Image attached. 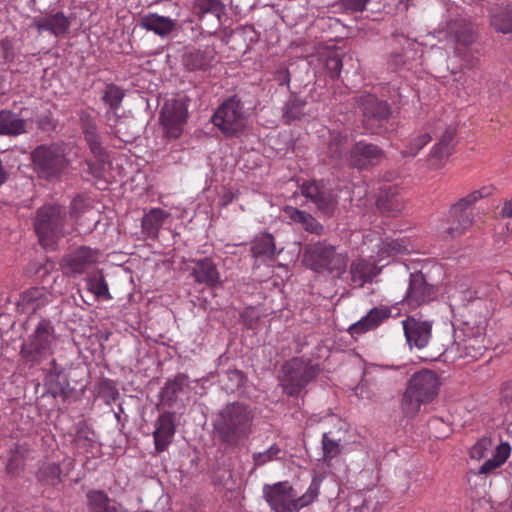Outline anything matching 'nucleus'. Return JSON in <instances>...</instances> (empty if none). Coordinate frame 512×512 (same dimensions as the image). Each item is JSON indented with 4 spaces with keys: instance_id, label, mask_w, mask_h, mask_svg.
<instances>
[{
    "instance_id": "1",
    "label": "nucleus",
    "mask_w": 512,
    "mask_h": 512,
    "mask_svg": "<svg viewBox=\"0 0 512 512\" xmlns=\"http://www.w3.org/2000/svg\"><path fill=\"white\" fill-rule=\"evenodd\" d=\"M253 420L254 414L248 405L229 403L217 412L213 420L214 432L222 445L236 448L250 437Z\"/></svg>"
},
{
    "instance_id": "2",
    "label": "nucleus",
    "mask_w": 512,
    "mask_h": 512,
    "mask_svg": "<svg viewBox=\"0 0 512 512\" xmlns=\"http://www.w3.org/2000/svg\"><path fill=\"white\" fill-rule=\"evenodd\" d=\"M455 133V127L447 125L442 120L427 123L419 133L409 140L401 153L404 157H414L433 138H436L438 142L433 146L427 161L431 169H439L444 165V161L451 155L453 149L452 141Z\"/></svg>"
},
{
    "instance_id": "3",
    "label": "nucleus",
    "mask_w": 512,
    "mask_h": 512,
    "mask_svg": "<svg viewBox=\"0 0 512 512\" xmlns=\"http://www.w3.org/2000/svg\"><path fill=\"white\" fill-rule=\"evenodd\" d=\"M348 262L347 252L340 250L326 239L311 241L303 248V265L317 274H327L342 279Z\"/></svg>"
},
{
    "instance_id": "4",
    "label": "nucleus",
    "mask_w": 512,
    "mask_h": 512,
    "mask_svg": "<svg viewBox=\"0 0 512 512\" xmlns=\"http://www.w3.org/2000/svg\"><path fill=\"white\" fill-rule=\"evenodd\" d=\"M320 486L321 480L313 477L306 492L298 496L287 481L266 484L263 487V497L273 512H299L317 499Z\"/></svg>"
},
{
    "instance_id": "5",
    "label": "nucleus",
    "mask_w": 512,
    "mask_h": 512,
    "mask_svg": "<svg viewBox=\"0 0 512 512\" xmlns=\"http://www.w3.org/2000/svg\"><path fill=\"white\" fill-rule=\"evenodd\" d=\"M25 326L30 333L21 346V356L31 363H40L49 358L54 352L57 341L51 320L32 316L28 317Z\"/></svg>"
},
{
    "instance_id": "6",
    "label": "nucleus",
    "mask_w": 512,
    "mask_h": 512,
    "mask_svg": "<svg viewBox=\"0 0 512 512\" xmlns=\"http://www.w3.org/2000/svg\"><path fill=\"white\" fill-rule=\"evenodd\" d=\"M440 386V378L434 371L422 369L415 372L402 397L401 406L405 415L413 417L422 405L433 402L438 397Z\"/></svg>"
},
{
    "instance_id": "7",
    "label": "nucleus",
    "mask_w": 512,
    "mask_h": 512,
    "mask_svg": "<svg viewBox=\"0 0 512 512\" xmlns=\"http://www.w3.org/2000/svg\"><path fill=\"white\" fill-rule=\"evenodd\" d=\"M34 229L43 247H52L69 234L73 227L67 221V211L61 205L47 204L36 211Z\"/></svg>"
},
{
    "instance_id": "8",
    "label": "nucleus",
    "mask_w": 512,
    "mask_h": 512,
    "mask_svg": "<svg viewBox=\"0 0 512 512\" xmlns=\"http://www.w3.org/2000/svg\"><path fill=\"white\" fill-rule=\"evenodd\" d=\"M320 369L310 359L293 357L281 367V385L290 397H297L319 374Z\"/></svg>"
},
{
    "instance_id": "9",
    "label": "nucleus",
    "mask_w": 512,
    "mask_h": 512,
    "mask_svg": "<svg viewBox=\"0 0 512 512\" xmlns=\"http://www.w3.org/2000/svg\"><path fill=\"white\" fill-rule=\"evenodd\" d=\"M34 170L40 178H59L68 166L64 150L56 144L37 146L31 153Z\"/></svg>"
},
{
    "instance_id": "10",
    "label": "nucleus",
    "mask_w": 512,
    "mask_h": 512,
    "mask_svg": "<svg viewBox=\"0 0 512 512\" xmlns=\"http://www.w3.org/2000/svg\"><path fill=\"white\" fill-rule=\"evenodd\" d=\"M490 188L483 187L459 199L450 208V225L448 234L453 237L463 235L474 223L473 205L480 199L490 195Z\"/></svg>"
},
{
    "instance_id": "11",
    "label": "nucleus",
    "mask_w": 512,
    "mask_h": 512,
    "mask_svg": "<svg viewBox=\"0 0 512 512\" xmlns=\"http://www.w3.org/2000/svg\"><path fill=\"white\" fill-rule=\"evenodd\" d=\"M212 123L225 136L235 137L245 129L243 105L237 96L226 99L212 116Z\"/></svg>"
},
{
    "instance_id": "12",
    "label": "nucleus",
    "mask_w": 512,
    "mask_h": 512,
    "mask_svg": "<svg viewBox=\"0 0 512 512\" xmlns=\"http://www.w3.org/2000/svg\"><path fill=\"white\" fill-rule=\"evenodd\" d=\"M358 102L365 129L371 133H379L391 115L390 105L371 94L361 95Z\"/></svg>"
},
{
    "instance_id": "13",
    "label": "nucleus",
    "mask_w": 512,
    "mask_h": 512,
    "mask_svg": "<svg viewBox=\"0 0 512 512\" xmlns=\"http://www.w3.org/2000/svg\"><path fill=\"white\" fill-rule=\"evenodd\" d=\"M301 193L310 199L325 216H332L337 209L338 196L323 180L304 182L301 185Z\"/></svg>"
},
{
    "instance_id": "14",
    "label": "nucleus",
    "mask_w": 512,
    "mask_h": 512,
    "mask_svg": "<svg viewBox=\"0 0 512 512\" xmlns=\"http://www.w3.org/2000/svg\"><path fill=\"white\" fill-rule=\"evenodd\" d=\"M188 117V105L183 98H172L165 101L160 120L170 138H178Z\"/></svg>"
},
{
    "instance_id": "15",
    "label": "nucleus",
    "mask_w": 512,
    "mask_h": 512,
    "mask_svg": "<svg viewBox=\"0 0 512 512\" xmlns=\"http://www.w3.org/2000/svg\"><path fill=\"white\" fill-rule=\"evenodd\" d=\"M99 251L88 246H81L66 254L61 262L64 274L69 276L90 273L99 259Z\"/></svg>"
},
{
    "instance_id": "16",
    "label": "nucleus",
    "mask_w": 512,
    "mask_h": 512,
    "mask_svg": "<svg viewBox=\"0 0 512 512\" xmlns=\"http://www.w3.org/2000/svg\"><path fill=\"white\" fill-rule=\"evenodd\" d=\"M345 156L350 166L357 169H366L369 166L379 164L384 158V152L373 143L359 141L353 145Z\"/></svg>"
},
{
    "instance_id": "17",
    "label": "nucleus",
    "mask_w": 512,
    "mask_h": 512,
    "mask_svg": "<svg viewBox=\"0 0 512 512\" xmlns=\"http://www.w3.org/2000/svg\"><path fill=\"white\" fill-rule=\"evenodd\" d=\"M436 296L433 285L427 283L424 274L421 272L412 273L409 279V286L403 299L404 303L411 309L430 302Z\"/></svg>"
},
{
    "instance_id": "18",
    "label": "nucleus",
    "mask_w": 512,
    "mask_h": 512,
    "mask_svg": "<svg viewBox=\"0 0 512 512\" xmlns=\"http://www.w3.org/2000/svg\"><path fill=\"white\" fill-rule=\"evenodd\" d=\"M485 349V329L478 326L472 335L464 333V338L455 341L446 350V353L453 354L455 352L459 358L470 357L477 359L483 355Z\"/></svg>"
},
{
    "instance_id": "19",
    "label": "nucleus",
    "mask_w": 512,
    "mask_h": 512,
    "mask_svg": "<svg viewBox=\"0 0 512 512\" xmlns=\"http://www.w3.org/2000/svg\"><path fill=\"white\" fill-rule=\"evenodd\" d=\"M51 301V294L45 287H31L24 290L16 302L17 310L28 317L39 316L38 311Z\"/></svg>"
},
{
    "instance_id": "20",
    "label": "nucleus",
    "mask_w": 512,
    "mask_h": 512,
    "mask_svg": "<svg viewBox=\"0 0 512 512\" xmlns=\"http://www.w3.org/2000/svg\"><path fill=\"white\" fill-rule=\"evenodd\" d=\"M175 419V413L170 411L161 413L156 419L152 436L158 453L166 451L172 443L176 433Z\"/></svg>"
},
{
    "instance_id": "21",
    "label": "nucleus",
    "mask_w": 512,
    "mask_h": 512,
    "mask_svg": "<svg viewBox=\"0 0 512 512\" xmlns=\"http://www.w3.org/2000/svg\"><path fill=\"white\" fill-rule=\"evenodd\" d=\"M70 25V18L62 11H51L35 17L33 20V27H35L40 34L48 32L55 37L65 35L69 31Z\"/></svg>"
},
{
    "instance_id": "22",
    "label": "nucleus",
    "mask_w": 512,
    "mask_h": 512,
    "mask_svg": "<svg viewBox=\"0 0 512 512\" xmlns=\"http://www.w3.org/2000/svg\"><path fill=\"white\" fill-rule=\"evenodd\" d=\"M216 63L217 52L212 45L193 48L183 56V64L189 71H207Z\"/></svg>"
},
{
    "instance_id": "23",
    "label": "nucleus",
    "mask_w": 512,
    "mask_h": 512,
    "mask_svg": "<svg viewBox=\"0 0 512 512\" xmlns=\"http://www.w3.org/2000/svg\"><path fill=\"white\" fill-rule=\"evenodd\" d=\"M404 334L409 346L422 349L427 346L432 332V326L427 321H419L408 317L402 321Z\"/></svg>"
},
{
    "instance_id": "24",
    "label": "nucleus",
    "mask_w": 512,
    "mask_h": 512,
    "mask_svg": "<svg viewBox=\"0 0 512 512\" xmlns=\"http://www.w3.org/2000/svg\"><path fill=\"white\" fill-rule=\"evenodd\" d=\"M176 25V20L153 12L141 14L138 19L139 27L161 38L172 34L176 30Z\"/></svg>"
},
{
    "instance_id": "25",
    "label": "nucleus",
    "mask_w": 512,
    "mask_h": 512,
    "mask_svg": "<svg viewBox=\"0 0 512 512\" xmlns=\"http://www.w3.org/2000/svg\"><path fill=\"white\" fill-rule=\"evenodd\" d=\"M191 275L195 282L209 288H214L221 284L220 272L218 271L217 265L210 257L195 260Z\"/></svg>"
},
{
    "instance_id": "26",
    "label": "nucleus",
    "mask_w": 512,
    "mask_h": 512,
    "mask_svg": "<svg viewBox=\"0 0 512 512\" xmlns=\"http://www.w3.org/2000/svg\"><path fill=\"white\" fill-rule=\"evenodd\" d=\"M390 316V308L384 306L375 307L371 309L367 315L362 317L358 322L352 324L349 328V331L352 335H356L376 329Z\"/></svg>"
},
{
    "instance_id": "27",
    "label": "nucleus",
    "mask_w": 512,
    "mask_h": 512,
    "mask_svg": "<svg viewBox=\"0 0 512 512\" xmlns=\"http://www.w3.org/2000/svg\"><path fill=\"white\" fill-rule=\"evenodd\" d=\"M27 120L9 109L0 111V136L17 137L27 132Z\"/></svg>"
},
{
    "instance_id": "28",
    "label": "nucleus",
    "mask_w": 512,
    "mask_h": 512,
    "mask_svg": "<svg viewBox=\"0 0 512 512\" xmlns=\"http://www.w3.org/2000/svg\"><path fill=\"white\" fill-rule=\"evenodd\" d=\"M283 211L287 218L300 224L306 232L317 236L324 234V226L310 213L292 206H286Z\"/></svg>"
},
{
    "instance_id": "29",
    "label": "nucleus",
    "mask_w": 512,
    "mask_h": 512,
    "mask_svg": "<svg viewBox=\"0 0 512 512\" xmlns=\"http://www.w3.org/2000/svg\"><path fill=\"white\" fill-rule=\"evenodd\" d=\"M349 273L352 284L363 287L365 283L372 281L378 275L379 270L375 263L359 258L351 262Z\"/></svg>"
},
{
    "instance_id": "30",
    "label": "nucleus",
    "mask_w": 512,
    "mask_h": 512,
    "mask_svg": "<svg viewBox=\"0 0 512 512\" xmlns=\"http://www.w3.org/2000/svg\"><path fill=\"white\" fill-rule=\"evenodd\" d=\"M170 213L161 208H152L146 212L141 221L143 234L147 238L155 240L159 236L160 229L162 228L166 219L170 217Z\"/></svg>"
},
{
    "instance_id": "31",
    "label": "nucleus",
    "mask_w": 512,
    "mask_h": 512,
    "mask_svg": "<svg viewBox=\"0 0 512 512\" xmlns=\"http://www.w3.org/2000/svg\"><path fill=\"white\" fill-rule=\"evenodd\" d=\"M491 27L498 33H512V8L504 4H495L489 9Z\"/></svg>"
},
{
    "instance_id": "32",
    "label": "nucleus",
    "mask_w": 512,
    "mask_h": 512,
    "mask_svg": "<svg viewBox=\"0 0 512 512\" xmlns=\"http://www.w3.org/2000/svg\"><path fill=\"white\" fill-rule=\"evenodd\" d=\"M310 113L306 100L292 93L284 104L282 120L285 124H290L293 121L301 120Z\"/></svg>"
},
{
    "instance_id": "33",
    "label": "nucleus",
    "mask_w": 512,
    "mask_h": 512,
    "mask_svg": "<svg viewBox=\"0 0 512 512\" xmlns=\"http://www.w3.org/2000/svg\"><path fill=\"white\" fill-rule=\"evenodd\" d=\"M402 207V201L398 197V189L394 186L385 188L377 200V208L388 215H394L401 211Z\"/></svg>"
},
{
    "instance_id": "34",
    "label": "nucleus",
    "mask_w": 512,
    "mask_h": 512,
    "mask_svg": "<svg viewBox=\"0 0 512 512\" xmlns=\"http://www.w3.org/2000/svg\"><path fill=\"white\" fill-rule=\"evenodd\" d=\"M87 290L92 293L97 300H111L108 283L105 280L101 270L88 273L86 279Z\"/></svg>"
},
{
    "instance_id": "35",
    "label": "nucleus",
    "mask_w": 512,
    "mask_h": 512,
    "mask_svg": "<svg viewBox=\"0 0 512 512\" xmlns=\"http://www.w3.org/2000/svg\"><path fill=\"white\" fill-rule=\"evenodd\" d=\"M251 253L254 258L273 259L276 254L274 237L269 233L256 237L251 244Z\"/></svg>"
},
{
    "instance_id": "36",
    "label": "nucleus",
    "mask_w": 512,
    "mask_h": 512,
    "mask_svg": "<svg viewBox=\"0 0 512 512\" xmlns=\"http://www.w3.org/2000/svg\"><path fill=\"white\" fill-rule=\"evenodd\" d=\"M224 7L219 0H195L192 6V12L199 21H203L207 14L212 15L217 22H220Z\"/></svg>"
},
{
    "instance_id": "37",
    "label": "nucleus",
    "mask_w": 512,
    "mask_h": 512,
    "mask_svg": "<svg viewBox=\"0 0 512 512\" xmlns=\"http://www.w3.org/2000/svg\"><path fill=\"white\" fill-rule=\"evenodd\" d=\"M62 469L58 463L45 462L36 473L37 480L42 485L56 486L62 482Z\"/></svg>"
},
{
    "instance_id": "38",
    "label": "nucleus",
    "mask_w": 512,
    "mask_h": 512,
    "mask_svg": "<svg viewBox=\"0 0 512 512\" xmlns=\"http://www.w3.org/2000/svg\"><path fill=\"white\" fill-rule=\"evenodd\" d=\"M449 30L455 42L460 45L468 46L476 39L473 25L463 20L450 24Z\"/></svg>"
},
{
    "instance_id": "39",
    "label": "nucleus",
    "mask_w": 512,
    "mask_h": 512,
    "mask_svg": "<svg viewBox=\"0 0 512 512\" xmlns=\"http://www.w3.org/2000/svg\"><path fill=\"white\" fill-rule=\"evenodd\" d=\"M87 501L91 512H118L111 504L108 495L102 490H91L87 493Z\"/></svg>"
},
{
    "instance_id": "40",
    "label": "nucleus",
    "mask_w": 512,
    "mask_h": 512,
    "mask_svg": "<svg viewBox=\"0 0 512 512\" xmlns=\"http://www.w3.org/2000/svg\"><path fill=\"white\" fill-rule=\"evenodd\" d=\"M406 252H409V248L406 245V241L404 239L387 238L381 242L378 256L380 260H382L387 257L396 256Z\"/></svg>"
},
{
    "instance_id": "41",
    "label": "nucleus",
    "mask_w": 512,
    "mask_h": 512,
    "mask_svg": "<svg viewBox=\"0 0 512 512\" xmlns=\"http://www.w3.org/2000/svg\"><path fill=\"white\" fill-rule=\"evenodd\" d=\"M324 66L329 73L330 78L336 79L340 76L342 70V58L338 50L326 49L321 53Z\"/></svg>"
},
{
    "instance_id": "42",
    "label": "nucleus",
    "mask_w": 512,
    "mask_h": 512,
    "mask_svg": "<svg viewBox=\"0 0 512 512\" xmlns=\"http://www.w3.org/2000/svg\"><path fill=\"white\" fill-rule=\"evenodd\" d=\"M124 96V91L119 86L110 83L105 86L101 99L111 111L116 112L120 108Z\"/></svg>"
},
{
    "instance_id": "43",
    "label": "nucleus",
    "mask_w": 512,
    "mask_h": 512,
    "mask_svg": "<svg viewBox=\"0 0 512 512\" xmlns=\"http://www.w3.org/2000/svg\"><path fill=\"white\" fill-rule=\"evenodd\" d=\"M348 139L339 132H332L328 141V154L334 159H340L344 155Z\"/></svg>"
},
{
    "instance_id": "44",
    "label": "nucleus",
    "mask_w": 512,
    "mask_h": 512,
    "mask_svg": "<svg viewBox=\"0 0 512 512\" xmlns=\"http://www.w3.org/2000/svg\"><path fill=\"white\" fill-rule=\"evenodd\" d=\"M281 452V448L277 444H273L263 452L253 453L252 459L254 467H261L269 462L279 459Z\"/></svg>"
},
{
    "instance_id": "45",
    "label": "nucleus",
    "mask_w": 512,
    "mask_h": 512,
    "mask_svg": "<svg viewBox=\"0 0 512 512\" xmlns=\"http://www.w3.org/2000/svg\"><path fill=\"white\" fill-rule=\"evenodd\" d=\"M91 211L89 203L82 197H75L70 204V217L74 220L75 224L80 225V218L87 212Z\"/></svg>"
},
{
    "instance_id": "46",
    "label": "nucleus",
    "mask_w": 512,
    "mask_h": 512,
    "mask_svg": "<svg viewBox=\"0 0 512 512\" xmlns=\"http://www.w3.org/2000/svg\"><path fill=\"white\" fill-rule=\"evenodd\" d=\"M323 460L330 461L340 453V444L338 441L333 440L327 433L322 437Z\"/></svg>"
},
{
    "instance_id": "47",
    "label": "nucleus",
    "mask_w": 512,
    "mask_h": 512,
    "mask_svg": "<svg viewBox=\"0 0 512 512\" xmlns=\"http://www.w3.org/2000/svg\"><path fill=\"white\" fill-rule=\"evenodd\" d=\"M24 454L20 451V448L17 446L15 449L11 450L10 456L7 459L5 464L6 472L10 475L16 474L23 465Z\"/></svg>"
},
{
    "instance_id": "48",
    "label": "nucleus",
    "mask_w": 512,
    "mask_h": 512,
    "mask_svg": "<svg viewBox=\"0 0 512 512\" xmlns=\"http://www.w3.org/2000/svg\"><path fill=\"white\" fill-rule=\"evenodd\" d=\"M492 442L488 438H481L478 440L469 451V455L473 459L481 460L487 456V453L491 450Z\"/></svg>"
},
{
    "instance_id": "49",
    "label": "nucleus",
    "mask_w": 512,
    "mask_h": 512,
    "mask_svg": "<svg viewBox=\"0 0 512 512\" xmlns=\"http://www.w3.org/2000/svg\"><path fill=\"white\" fill-rule=\"evenodd\" d=\"M85 140L95 158L99 161H104L105 150L101 144L99 133L90 134V136L85 137Z\"/></svg>"
},
{
    "instance_id": "50",
    "label": "nucleus",
    "mask_w": 512,
    "mask_h": 512,
    "mask_svg": "<svg viewBox=\"0 0 512 512\" xmlns=\"http://www.w3.org/2000/svg\"><path fill=\"white\" fill-rule=\"evenodd\" d=\"M187 382V376L184 374L177 375L172 381H169L165 386V394L172 397H176L179 392L183 390L184 385Z\"/></svg>"
},
{
    "instance_id": "51",
    "label": "nucleus",
    "mask_w": 512,
    "mask_h": 512,
    "mask_svg": "<svg viewBox=\"0 0 512 512\" xmlns=\"http://www.w3.org/2000/svg\"><path fill=\"white\" fill-rule=\"evenodd\" d=\"M81 128L84 133V137L90 136V134H97V126L92 115L86 111L80 113Z\"/></svg>"
},
{
    "instance_id": "52",
    "label": "nucleus",
    "mask_w": 512,
    "mask_h": 512,
    "mask_svg": "<svg viewBox=\"0 0 512 512\" xmlns=\"http://www.w3.org/2000/svg\"><path fill=\"white\" fill-rule=\"evenodd\" d=\"M241 318L248 328H253L258 322L260 315L256 313L253 307H248L241 313Z\"/></svg>"
},
{
    "instance_id": "53",
    "label": "nucleus",
    "mask_w": 512,
    "mask_h": 512,
    "mask_svg": "<svg viewBox=\"0 0 512 512\" xmlns=\"http://www.w3.org/2000/svg\"><path fill=\"white\" fill-rule=\"evenodd\" d=\"M510 454L511 446L507 442H502L496 447L493 457L502 465L509 458Z\"/></svg>"
},
{
    "instance_id": "54",
    "label": "nucleus",
    "mask_w": 512,
    "mask_h": 512,
    "mask_svg": "<svg viewBox=\"0 0 512 512\" xmlns=\"http://www.w3.org/2000/svg\"><path fill=\"white\" fill-rule=\"evenodd\" d=\"M369 0H342V6L351 12H362Z\"/></svg>"
},
{
    "instance_id": "55",
    "label": "nucleus",
    "mask_w": 512,
    "mask_h": 512,
    "mask_svg": "<svg viewBox=\"0 0 512 512\" xmlns=\"http://www.w3.org/2000/svg\"><path fill=\"white\" fill-rule=\"evenodd\" d=\"M501 464L498 462V460L494 457L488 459L485 461L479 468L480 474H489L490 472L494 471L496 468L500 467Z\"/></svg>"
},
{
    "instance_id": "56",
    "label": "nucleus",
    "mask_w": 512,
    "mask_h": 512,
    "mask_svg": "<svg viewBox=\"0 0 512 512\" xmlns=\"http://www.w3.org/2000/svg\"><path fill=\"white\" fill-rule=\"evenodd\" d=\"M274 79L278 82L279 85H289L290 84V73L287 68H280L275 72Z\"/></svg>"
},
{
    "instance_id": "57",
    "label": "nucleus",
    "mask_w": 512,
    "mask_h": 512,
    "mask_svg": "<svg viewBox=\"0 0 512 512\" xmlns=\"http://www.w3.org/2000/svg\"><path fill=\"white\" fill-rule=\"evenodd\" d=\"M390 61L395 70L404 64L403 56L401 54L392 55Z\"/></svg>"
},
{
    "instance_id": "58",
    "label": "nucleus",
    "mask_w": 512,
    "mask_h": 512,
    "mask_svg": "<svg viewBox=\"0 0 512 512\" xmlns=\"http://www.w3.org/2000/svg\"><path fill=\"white\" fill-rule=\"evenodd\" d=\"M235 198V195L232 191H227L222 195L221 201L223 205L230 204Z\"/></svg>"
},
{
    "instance_id": "59",
    "label": "nucleus",
    "mask_w": 512,
    "mask_h": 512,
    "mask_svg": "<svg viewBox=\"0 0 512 512\" xmlns=\"http://www.w3.org/2000/svg\"><path fill=\"white\" fill-rule=\"evenodd\" d=\"M502 215L512 217V199L507 201L502 208Z\"/></svg>"
},
{
    "instance_id": "60",
    "label": "nucleus",
    "mask_w": 512,
    "mask_h": 512,
    "mask_svg": "<svg viewBox=\"0 0 512 512\" xmlns=\"http://www.w3.org/2000/svg\"><path fill=\"white\" fill-rule=\"evenodd\" d=\"M6 93V79L3 76H0V97L5 96Z\"/></svg>"
},
{
    "instance_id": "61",
    "label": "nucleus",
    "mask_w": 512,
    "mask_h": 512,
    "mask_svg": "<svg viewBox=\"0 0 512 512\" xmlns=\"http://www.w3.org/2000/svg\"><path fill=\"white\" fill-rule=\"evenodd\" d=\"M50 364L52 366L50 368V372L58 376L61 373V371L57 368L56 361L53 359Z\"/></svg>"
},
{
    "instance_id": "62",
    "label": "nucleus",
    "mask_w": 512,
    "mask_h": 512,
    "mask_svg": "<svg viewBox=\"0 0 512 512\" xmlns=\"http://www.w3.org/2000/svg\"><path fill=\"white\" fill-rule=\"evenodd\" d=\"M440 422H441V421H440L438 418L431 419V420L429 421V427H430V428H431V427H434V426H436L437 424H439Z\"/></svg>"
},
{
    "instance_id": "63",
    "label": "nucleus",
    "mask_w": 512,
    "mask_h": 512,
    "mask_svg": "<svg viewBox=\"0 0 512 512\" xmlns=\"http://www.w3.org/2000/svg\"><path fill=\"white\" fill-rule=\"evenodd\" d=\"M461 78H462V75H460L459 78H454V81L459 82L461 80Z\"/></svg>"
},
{
    "instance_id": "64",
    "label": "nucleus",
    "mask_w": 512,
    "mask_h": 512,
    "mask_svg": "<svg viewBox=\"0 0 512 512\" xmlns=\"http://www.w3.org/2000/svg\"><path fill=\"white\" fill-rule=\"evenodd\" d=\"M466 333H468V334L472 335V333H474V332H473V328H470V331L468 330Z\"/></svg>"
}]
</instances>
